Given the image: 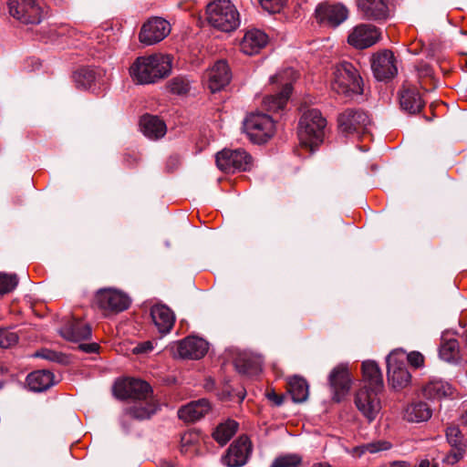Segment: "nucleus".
<instances>
[{"label":"nucleus","instance_id":"nucleus-14","mask_svg":"<svg viewBox=\"0 0 467 467\" xmlns=\"http://www.w3.org/2000/svg\"><path fill=\"white\" fill-rule=\"evenodd\" d=\"M170 32V23L164 18L155 16L143 24L139 38L141 43L150 46L164 39Z\"/></svg>","mask_w":467,"mask_h":467},{"label":"nucleus","instance_id":"nucleus-19","mask_svg":"<svg viewBox=\"0 0 467 467\" xmlns=\"http://www.w3.org/2000/svg\"><path fill=\"white\" fill-rule=\"evenodd\" d=\"M371 67L375 78L380 81L390 79L398 73L396 59L389 50H383L375 54Z\"/></svg>","mask_w":467,"mask_h":467},{"label":"nucleus","instance_id":"nucleus-13","mask_svg":"<svg viewBox=\"0 0 467 467\" xmlns=\"http://www.w3.org/2000/svg\"><path fill=\"white\" fill-rule=\"evenodd\" d=\"M382 390L361 388L355 396V404L362 415L371 422L380 411L379 394Z\"/></svg>","mask_w":467,"mask_h":467},{"label":"nucleus","instance_id":"nucleus-22","mask_svg":"<svg viewBox=\"0 0 467 467\" xmlns=\"http://www.w3.org/2000/svg\"><path fill=\"white\" fill-rule=\"evenodd\" d=\"M399 99L401 109L410 114L419 113L425 105L418 88L410 83L402 85L399 92Z\"/></svg>","mask_w":467,"mask_h":467},{"label":"nucleus","instance_id":"nucleus-46","mask_svg":"<svg viewBox=\"0 0 467 467\" xmlns=\"http://www.w3.org/2000/svg\"><path fill=\"white\" fill-rule=\"evenodd\" d=\"M407 360L410 366L415 368H421L424 365V357L420 352L412 351L408 354Z\"/></svg>","mask_w":467,"mask_h":467},{"label":"nucleus","instance_id":"nucleus-40","mask_svg":"<svg viewBox=\"0 0 467 467\" xmlns=\"http://www.w3.org/2000/svg\"><path fill=\"white\" fill-rule=\"evenodd\" d=\"M167 88L172 94L184 95L191 88L190 81L182 76L172 78L167 84Z\"/></svg>","mask_w":467,"mask_h":467},{"label":"nucleus","instance_id":"nucleus-10","mask_svg":"<svg viewBox=\"0 0 467 467\" xmlns=\"http://www.w3.org/2000/svg\"><path fill=\"white\" fill-rule=\"evenodd\" d=\"M114 394L120 400H146L154 399L150 384L138 379H126L117 382L114 386Z\"/></svg>","mask_w":467,"mask_h":467},{"label":"nucleus","instance_id":"nucleus-45","mask_svg":"<svg viewBox=\"0 0 467 467\" xmlns=\"http://www.w3.org/2000/svg\"><path fill=\"white\" fill-rule=\"evenodd\" d=\"M263 9L265 11L275 14L279 13L284 5L286 4V0H258Z\"/></svg>","mask_w":467,"mask_h":467},{"label":"nucleus","instance_id":"nucleus-25","mask_svg":"<svg viewBox=\"0 0 467 467\" xmlns=\"http://www.w3.org/2000/svg\"><path fill=\"white\" fill-rule=\"evenodd\" d=\"M150 317L158 331L162 335L170 333L175 323V315L166 305L152 306Z\"/></svg>","mask_w":467,"mask_h":467},{"label":"nucleus","instance_id":"nucleus-50","mask_svg":"<svg viewBox=\"0 0 467 467\" xmlns=\"http://www.w3.org/2000/svg\"><path fill=\"white\" fill-rule=\"evenodd\" d=\"M153 349L152 343L150 341L143 342L136 348L138 353H147Z\"/></svg>","mask_w":467,"mask_h":467},{"label":"nucleus","instance_id":"nucleus-48","mask_svg":"<svg viewBox=\"0 0 467 467\" xmlns=\"http://www.w3.org/2000/svg\"><path fill=\"white\" fill-rule=\"evenodd\" d=\"M266 397L276 406H280L284 402V397L275 393L274 390L267 392Z\"/></svg>","mask_w":467,"mask_h":467},{"label":"nucleus","instance_id":"nucleus-30","mask_svg":"<svg viewBox=\"0 0 467 467\" xmlns=\"http://www.w3.org/2000/svg\"><path fill=\"white\" fill-rule=\"evenodd\" d=\"M364 387L375 390H383V377L379 367L375 361H364L362 363Z\"/></svg>","mask_w":467,"mask_h":467},{"label":"nucleus","instance_id":"nucleus-18","mask_svg":"<svg viewBox=\"0 0 467 467\" xmlns=\"http://www.w3.org/2000/svg\"><path fill=\"white\" fill-rule=\"evenodd\" d=\"M174 355L181 358L200 359L208 351V343L198 337H187L172 347Z\"/></svg>","mask_w":467,"mask_h":467},{"label":"nucleus","instance_id":"nucleus-49","mask_svg":"<svg viewBox=\"0 0 467 467\" xmlns=\"http://www.w3.org/2000/svg\"><path fill=\"white\" fill-rule=\"evenodd\" d=\"M99 346L97 343L80 344L79 348L86 353H96Z\"/></svg>","mask_w":467,"mask_h":467},{"label":"nucleus","instance_id":"nucleus-51","mask_svg":"<svg viewBox=\"0 0 467 467\" xmlns=\"http://www.w3.org/2000/svg\"><path fill=\"white\" fill-rule=\"evenodd\" d=\"M192 441V434L191 433H185L182 437V451L185 452L187 451L186 447Z\"/></svg>","mask_w":467,"mask_h":467},{"label":"nucleus","instance_id":"nucleus-32","mask_svg":"<svg viewBox=\"0 0 467 467\" xmlns=\"http://www.w3.org/2000/svg\"><path fill=\"white\" fill-rule=\"evenodd\" d=\"M26 384L30 390L42 392L54 385V375L48 370H36L26 377Z\"/></svg>","mask_w":467,"mask_h":467},{"label":"nucleus","instance_id":"nucleus-55","mask_svg":"<svg viewBox=\"0 0 467 467\" xmlns=\"http://www.w3.org/2000/svg\"><path fill=\"white\" fill-rule=\"evenodd\" d=\"M160 467H174L172 464L167 462H163L161 463Z\"/></svg>","mask_w":467,"mask_h":467},{"label":"nucleus","instance_id":"nucleus-39","mask_svg":"<svg viewBox=\"0 0 467 467\" xmlns=\"http://www.w3.org/2000/svg\"><path fill=\"white\" fill-rule=\"evenodd\" d=\"M303 458L297 453H286L276 457L271 463V467H298L302 464Z\"/></svg>","mask_w":467,"mask_h":467},{"label":"nucleus","instance_id":"nucleus-24","mask_svg":"<svg viewBox=\"0 0 467 467\" xmlns=\"http://www.w3.org/2000/svg\"><path fill=\"white\" fill-rule=\"evenodd\" d=\"M232 73L228 64L224 60H219L208 72V88L214 93L229 84Z\"/></svg>","mask_w":467,"mask_h":467},{"label":"nucleus","instance_id":"nucleus-38","mask_svg":"<svg viewBox=\"0 0 467 467\" xmlns=\"http://www.w3.org/2000/svg\"><path fill=\"white\" fill-rule=\"evenodd\" d=\"M74 79L78 87L88 89L97 81V73L92 68H80L74 74Z\"/></svg>","mask_w":467,"mask_h":467},{"label":"nucleus","instance_id":"nucleus-52","mask_svg":"<svg viewBox=\"0 0 467 467\" xmlns=\"http://www.w3.org/2000/svg\"><path fill=\"white\" fill-rule=\"evenodd\" d=\"M390 467H412L411 464L408 462L400 461L394 462L391 463Z\"/></svg>","mask_w":467,"mask_h":467},{"label":"nucleus","instance_id":"nucleus-5","mask_svg":"<svg viewBox=\"0 0 467 467\" xmlns=\"http://www.w3.org/2000/svg\"><path fill=\"white\" fill-rule=\"evenodd\" d=\"M337 123L339 131L345 136L360 138L371 133V119L361 109H347L338 115Z\"/></svg>","mask_w":467,"mask_h":467},{"label":"nucleus","instance_id":"nucleus-17","mask_svg":"<svg viewBox=\"0 0 467 467\" xmlns=\"http://www.w3.org/2000/svg\"><path fill=\"white\" fill-rule=\"evenodd\" d=\"M251 452L252 442L243 435L230 445L222 461L227 467H241L247 462Z\"/></svg>","mask_w":467,"mask_h":467},{"label":"nucleus","instance_id":"nucleus-41","mask_svg":"<svg viewBox=\"0 0 467 467\" xmlns=\"http://www.w3.org/2000/svg\"><path fill=\"white\" fill-rule=\"evenodd\" d=\"M18 284L16 275L0 274V293L7 294L14 290Z\"/></svg>","mask_w":467,"mask_h":467},{"label":"nucleus","instance_id":"nucleus-8","mask_svg":"<svg viewBox=\"0 0 467 467\" xmlns=\"http://www.w3.org/2000/svg\"><path fill=\"white\" fill-rule=\"evenodd\" d=\"M244 129L251 141L262 144L274 135L275 122L267 114L252 113L245 119Z\"/></svg>","mask_w":467,"mask_h":467},{"label":"nucleus","instance_id":"nucleus-11","mask_svg":"<svg viewBox=\"0 0 467 467\" xmlns=\"http://www.w3.org/2000/svg\"><path fill=\"white\" fill-rule=\"evenodd\" d=\"M94 304L101 310L119 313L129 308L130 299L119 290L102 288L96 293Z\"/></svg>","mask_w":467,"mask_h":467},{"label":"nucleus","instance_id":"nucleus-29","mask_svg":"<svg viewBox=\"0 0 467 467\" xmlns=\"http://www.w3.org/2000/svg\"><path fill=\"white\" fill-rule=\"evenodd\" d=\"M211 409L205 399L192 401L178 410V417L187 422H193L202 419Z\"/></svg>","mask_w":467,"mask_h":467},{"label":"nucleus","instance_id":"nucleus-27","mask_svg":"<svg viewBox=\"0 0 467 467\" xmlns=\"http://www.w3.org/2000/svg\"><path fill=\"white\" fill-rule=\"evenodd\" d=\"M358 11L370 20H383L389 16V7L385 0H357Z\"/></svg>","mask_w":467,"mask_h":467},{"label":"nucleus","instance_id":"nucleus-54","mask_svg":"<svg viewBox=\"0 0 467 467\" xmlns=\"http://www.w3.org/2000/svg\"><path fill=\"white\" fill-rule=\"evenodd\" d=\"M461 421L463 425L467 426V410L464 411V413H462L461 417Z\"/></svg>","mask_w":467,"mask_h":467},{"label":"nucleus","instance_id":"nucleus-20","mask_svg":"<svg viewBox=\"0 0 467 467\" xmlns=\"http://www.w3.org/2000/svg\"><path fill=\"white\" fill-rule=\"evenodd\" d=\"M348 15V9L342 5L320 4L316 9L317 19L320 24L337 27L343 23Z\"/></svg>","mask_w":467,"mask_h":467},{"label":"nucleus","instance_id":"nucleus-4","mask_svg":"<svg viewBox=\"0 0 467 467\" xmlns=\"http://www.w3.org/2000/svg\"><path fill=\"white\" fill-rule=\"evenodd\" d=\"M209 24L223 32H231L239 26V13L230 0H213L206 7Z\"/></svg>","mask_w":467,"mask_h":467},{"label":"nucleus","instance_id":"nucleus-21","mask_svg":"<svg viewBox=\"0 0 467 467\" xmlns=\"http://www.w3.org/2000/svg\"><path fill=\"white\" fill-rule=\"evenodd\" d=\"M380 37V32L372 25L357 26L348 37V42L359 49L369 47L376 44Z\"/></svg>","mask_w":467,"mask_h":467},{"label":"nucleus","instance_id":"nucleus-36","mask_svg":"<svg viewBox=\"0 0 467 467\" xmlns=\"http://www.w3.org/2000/svg\"><path fill=\"white\" fill-rule=\"evenodd\" d=\"M289 392L295 402H303L308 397V384L300 377L292 378L289 382Z\"/></svg>","mask_w":467,"mask_h":467},{"label":"nucleus","instance_id":"nucleus-2","mask_svg":"<svg viewBox=\"0 0 467 467\" xmlns=\"http://www.w3.org/2000/svg\"><path fill=\"white\" fill-rule=\"evenodd\" d=\"M326 126L327 120L320 110L310 109L305 111L298 127L300 144L314 150L324 140Z\"/></svg>","mask_w":467,"mask_h":467},{"label":"nucleus","instance_id":"nucleus-47","mask_svg":"<svg viewBox=\"0 0 467 467\" xmlns=\"http://www.w3.org/2000/svg\"><path fill=\"white\" fill-rule=\"evenodd\" d=\"M235 367L239 372L246 374L249 372L252 364L249 359L238 358L235 360Z\"/></svg>","mask_w":467,"mask_h":467},{"label":"nucleus","instance_id":"nucleus-26","mask_svg":"<svg viewBox=\"0 0 467 467\" xmlns=\"http://www.w3.org/2000/svg\"><path fill=\"white\" fill-rule=\"evenodd\" d=\"M268 42V36L260 29H250L248 30L241 43L240 47L243 53L248 56H254L258 54Z\"/></svg>","mask_w":467,"mask_h":467},{"label":"nucleus","instance_id":"nucleus-56","mask_svg":"<svg viewBox=\"0 0 467 467\" xmlns=\"http://www.w3.org/2000/svg\"><path fill=\"white\" fill-rule=\"evenodd\" d=\"M431 467H438V464H433Z\"/></svg>","mask_w":467,"mask_h":467},{"label":"nucleus","instance_id":"nucleus-37","mask_svg":"<svg viewBox=\"0 0 467 467\" xmlns=\"http://www.w3.org/2000/svg\"><path fill=\"white\" fill-rule=\"evenodd\" d=\"M440 357L447 362H456L460 358L458 341L456 339L444 341L440 348Z\"/></svg>","mask_w":467,"mask_h":467},{"label":"nucleus","instance_id":"nucleus-35","mask_svg":"<svg viewBox=\"0 0 467 467\" xmlns=\"http://www.w3.org/2000/svg\"><path fill=\"white\" fill-rule=\"evenodd\" d=\"M238 426L235 420H228L216 427L213 432V437L219 444L224 445L237 431Z\"/></svg>","mask_w":467,"mask_h":467},{"label":"nucleus","instance_id":"nucleus-42","mask_svg":"<svg viewBox=\"0 0 467 467\" xmlns=\"http://www.w3.org/2000/svg\"><path fill=\"white\" fill-rule=\"evenodd\" d=\"M391 444L389 441H379L375 442L367 443L365 445H362L358 447V449L360 450L361 453L369 452V453H375L381 451H387L390 449Z\"/></svg>","mask_w":467,"mask_h":467},{"label":"nucleus","instance_id":"nucleus-53","mask_svg":"<svg viewBox=\"0 0 467 467\" xmlns=\"http://www.w3.org/2000/svg\"><path fill=\"white\" fill-rule=\"evenodd\" d=\"M419 467H431V462L428 459L421 460L419 463Z\"/></svg>","mask_w":467,"mask_h":467},{"label":"nucleus","instance_id":"nucleus-9","mask_svg":"<svg viewBox=\"0 0 467 467\" xmlns=\"http://www.w3.org/2000/svg\"><path fill=\"white\" fill-rule=\"evenodd\" d=\"M9 14L23 24L36 25L43 19V8L37 0H9Z\"/></svg>","mask_w":467,"mask_h":467},{"label":"nucleus","instance_id":"nucleus-3","mask_svg":"<svg viewBox=\"0 0 467 467\" xmlns=\"http://www.w3.org/2000/svg\"><path fill=\"white\" fill-rule=\"evenodd\" d=\"M331 88L345 96L359 95L363 92V81L357 68L344 61L333 68Z\"/></svg>","mask_w":467,"mask_h":467},{"label":"nucleus","instance_id":"nucleus-31","mask_svg":"<svg viewBox=\"0 0 467 467\" xmlns=\"http://www.w3.org/2000/svg\"><path fill=\"white\" fill-rule=\"evenodd\" d=\"M143 134L151 140H158L166 134V124L157 116L144 115L140 121Z\"/></svg>","mask_w":467,"mask_h":467},{"label":"nucleus","instance_id":"nucleus-16","mask_svg":"<svg viewBox=\"0 0 467 467\" xmlns=\"http://www.w3.org/2000/svg\"><path fill=\"white\" fill-rule=\"evenodd\" d=\"M388 381L391 387L400 390L406 388L411 380V375L406 368L405 363L397 358L395 352H391L386 359Z\"/></svg>","mask_w":467,"mask_h":467},{"label":"nucleus","instance_id":"nucleus-34","mask_svg":"<svg viewBox=\"0 0 467 467\" xmlns=\"http://www.w3.org/2000/svg\"><path fill=\"white\" fill-rule=\"evenodd\" d=\"M432 411L424 401H416L409 404L405 409L404 419L410 422L427 421L431 417Z\"/></svg>","mask_w":467,"mask_h":467},{"label":"nucleus","instance_id":"nucleus-28","mask_svg":"<svg viewBox=\"0 0 467 467\" xmlns=\"http://www.w3.org/2000/svg\"><path fill=\"white\" fill-rule=\"evenodd\" d=\"M159 408L160 404L155 399L136 400L132 406L126 410L124 417L139 420H147L155 414Z\"/></svg>","mask_w":467,"mask_h":467},{"label":"nucleus","instance_id":"nucleus-7","mask_svg":"<svg viewBox=\"0 0 467 467\" xmlns=\"http://www.w3.org/2000/svg\"><path fill=\"white\" fill-rule=\"evenodd\" d=\"M217 167L227 173L248 171L254 166L253 157L244 149H224L216 154Z\"/></svg>","mask_w":467,"mask_h":467},{"label":"nucleus","instance_id":"nucleus-23","mask_svg":"<svg viewBox=\"0 0 467 467\" xmlns=\"http://www.w3.org/2000/svg\"><path fill=\"white\" fill-rule=\"evenodd\" d=\"M59 334L67 340L78 342L91 337V327L83 320L71 317L60 327Z\"/></svg>","mask_w":467,"mask_h":467},{"label":"nucleus","instance_id":"nucleus-1","mask_svg":"<svg viewBox=\"0 0 467 467\" xmlns=\"http://www.w3.org/2000/svg\"><path fill=\"white\" fill-rule=\"evenodd\" d=\"M171 69L169 56L152 54L139 57L130 67V75L137 84H152L167 77Z\"/></svg>","mask_w":467,"mask_h":467},{"label":"nucleus","instance_id":"nucleus-12","mask_svg":"<svg viewBox=\"0 0 467 467\" xmlns=\"http://www.w3.org/2000/svg\"><path fill=\"white\" fill-rule=\"evenodd\" d=\"M445 436L451 450L447 452L443 462L446 464L454 465L461 462L466 454L467 439L464 438L460 428L454 425L446 428Z\"/></svg>","mask_w":467,"mask_h":467},{"label":"nucleus","instance_id":"nucleus-15","mask_svg":"<svg viewBox=\"0 0 467 467\" xmlns=\"http://www.w3.org/2000/svg\"><path fill=\"white\" fill-rule=\"evenodd\" d=\"M328 384L333 400L339 402L350 390L352 378L348 365L338 364L328 375Z\"/></svg>","mask_w":467,"mask_h":467},{"label":"nucleus","instance_id":"nucleus-33","mask_svg":"<svg viewBox=\"0 0 467 467\" xmlns=\"http://www.w3.org/2000/svg\"><path fill=\"white\" fill-rule=\"evenodd\" d=\"M423 396L429 400H441L452 394L451 386L441 379H431L422 389Z\"/></svg>","mask_w":467,"mask_h":467},{"label":"nucleus","instance_id":"nucleus-6","mask_svg":"<svg viewBox=\"0 0 467 467\" xmlns=\"http://www.w3.org/2000/svg\"><path fill=\"white\" fill-rule=\"evenodd\" d=\"M296 78V72L286 68L271 78V82L282 86L281 90L274 95H267L263 99V106L267 111H278L286 105L292 93V83Z\"/></svg>","mask_w":467,"mask_h":467},{"label":"nucleus","instance_id":"nucleus-44","mask_svg":"<svg viewBox=\"0 0 467 467\" xmlns=\"http://www.w3.org/2000/svg\"><path fill=\"white\" fill-rule=\"evenodd\" d=\"M34 356L57 363H63L66 360V357L62 353L50 350L47 348H43L36 352Z\"/></svg>","mask_w":467,"mask_h":467},{"label":"nucleus","instance_id":"nucleus-43","mask_svg":"<svg viewBox=\"0 0 467 467\" xmlns=\"http://www.w3.org/2000/svg\"><path fill=\"white\" fill-rule=\"evenodd\" d=\"M18 341V336L16 333L9 330V329H0V348H7Z\"/></svg>","mask_w":467,"mask_h":467}]
</instances>
